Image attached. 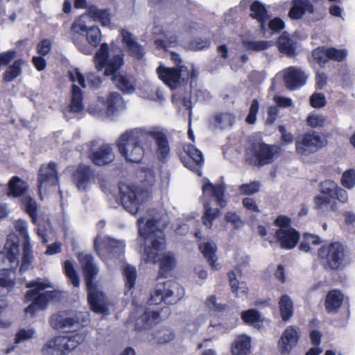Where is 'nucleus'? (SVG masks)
<instances>
[{"instance_id": "nucleus-55", "label": "nucleus", "mask_w": 355, "mask_h": 355, "mask_svg": "<svg viewBox=\"0 0 355 355\" xmlns=\"http://www.w3.org/2000/svg\"><path fill=\"white\" fill-rule=\"evenodd\" d=\"M21 62L20 60L15 61L4 73V80L6 81H12L16 78L21 72Z\"/></svg>"}, {"instance_id": "nucleus-12", "label": "nucleus", "mask_w": 355, "mask_h": 355, "mask_svg": "<svg viewBox=\"0 0 355 355\" xmlns=\"http://www.w3.org/2000/svg\"><path fill=\"white\" fill-rule=\"evenodd\" d=\"M94 245L96 254L109 266L112 265L110 261L119 259L125 251L123 241L99 234L94 239Z\"/></svg>"}, {"instance_id": "nucleus-53", "label": "nucleus", "mask_w": 355, "mask_h": 355, "mask_svg": "<svg viewBox=\"0 0 355 355\" xmlns=\"http://www.w3.org/2000/svg\"><path fill=\"white\" fill-rule=\"evenodd\" d=\"M205 212L203 217V223L207 227H211L213 225V221L219 216L220 211L217 208L208 207V202H204Z\"/></svg>"}, {"instance_id": "nucleus-60", "label": "nucleus", "mask_w": 355, "mask_h": 355, "mask_svg": "<svg viewBox=\"0 0 355 355\" xmlns=\"http://www.w3.org/2000/svg\"><path fill=\"white\" fill-rule=\"evenodd\" d=\"M310 105L313 108H321L325 106L327 103L326 97L324 94L314 92L309 98Z\"/></svg>"}, {"instance_id": "nucleus-7", "label": "nucleus", "mask_w": 355, "mask_h": 355, "mask_svg": "<svg viewBox=\"0 0 355 355\" xmlns=\"http://www.w3.org/2000/svg\"><path fill=\"white\" fill-rule=\"evenodd\" d=\"M26 287L30 288V290L26 294V301H33L25 309L24 314L26 318L35 317L37 311L46 309L50 300H55L60 296V293L57 291L40 293V291L45 288L51 287V283L48 280L37 279L28 283Z\"/></svg>"}, {"instance_id": "nucleus-35", "label": "nucleus", "mask_w": 355, "mask_h": 355, "mask_svg": "<svg viewBox=\"0 0 355 355\" xmlns=\"http://www.w3.org/2000/svg\"><path fill=\"white\" fill-rule=\"evenodd\" d=\"M277 46L280 53L289 57L296 55V44L286 32H284L277 40Z\"/></svg>"}, {"instance_id": "nucleus-42", "label": "nucleus", "mask_w": 355, "mask_h": 355, "mask_svg": "<svg viewBox=\"0 0 355 355\" xmlns=\"http://www.w3.org/2000/svg\"><path fill=\"white\" fill-rule=\"evenodd\" d=\"M83 99L81 89L76 85L73 84L71 89V103L69 107V111L73 113H78L83 111L84 108Z\"/></svg>"}, {"instance_id": "nucleus-3", "label": "nucleus", "mask_w": 355, "mask_h": 355, "mask_svg": "<svg viewBox=\"0 0 355 355\" xmlns=\"http://www.w3.org/2000/svg\"><path fill=\"white\" fill-rule=\"evenodd\" d=\"M141 187L122 184L119 187L121 203L125 210L132 215L144 208V203L149 198L148 189L156 182L155 173L151 168H143L139 174Z\"/></svg>"}, {"instance_id": "nucleus-33", "label": "nucleus", "mask_w": 355, "mask_h": 355, "mask_svg": "<svg viewBox=\"0 0 355 355\" xmlns=\"http://www.w3.org/2000/svg\"><path fill=\"white\" fill-rule=\"evenodd\" d=\"M251 351V338L245 334L237 336L231 345L232 355H248Z\"/></svg>"}, {"instance_id": "nucleus-21", "label": "nucleus", "mask_w": 355, "mask_h": 355, "mask_svg": "<svg viewBox=\"0 0 355 355\" xmlns=\"http://www.w3.org/2000/svg\"><path fill=\"white\" fill-rule=\"evenodd\" d=\"M92 16L88 13L80 15L78 17L72 24L71 31L74 35L73 37V43L79 49V50L83 53L88 55L92 53V49L88 46L85 42H80L78 37H76L75 34L78 35H83L84 33L89 29L92 24Z\"/></svg>"}, {"instance_id": "nucleus-63", "label": "nucleus", "mask_w": 355, "mask_h": 355, "mask_svg": "<svg viewBox=\"0 0 355 355\" xmlns=\"http://www.w3.org/2000/svg\"><path fill=\"white\" fill-rule=\"evenodd\" d=\"M69 76L73 83H78L82 87L85 88L87 87V83L85 78L82 73L78 69H71L69 71Z\"/></svg>"}, {"instance_id": "nucleus-37", "label": "nucleus", "mask_w": 355, "mask_h": 355, "mask_svg": "<svg viewBox=\"0 0 355 355\" xmlns=\"http://www.w3.org/2000/svg\"><path fill=\"white\" fill-rule=\"evenodd\" d=\"M199 250L214 269H219V264L216 263V245L214 242L210 241L202 242L199 245Z\"/></svg>"}, {"instance_id": "nucleus-45", "label": "nucleus", "mask_w": 355, "mask_h": 355, "mask_svg": "<svg viewBox=\"0 0 355 355\" xmlns=\"http://www.w3.org/2000/svg\"><path fill=\"white\" fill-rule=\"evenodd\" d=\"M321 243L322 241L319 236L310 233H304L302 240L299 245V250L304 252H309L311 250V245H318Z\"/></svg>"}, {"instance_id": "nucleus-20", "label": "nucleus", "mask_w": 355, "mask_h": 355, "mask_svg": "<svg viewBox=\"0 0 355 355\" xmlns=\"http://www.w3.org/2000/svg\"><path fill=\"white\" fill-rule=\"evenodd\" d=\"M14 227L16 231L24 238L22 261L20 266V271L23 272L30 268L34 259L31 238L28 234V223L24 220L19 219L15 222Z\"/></svg>"}, {"instance_id": "nucleus-16", "label": "nucleus", "mask_w": 355, "mask_h": 355, "mask_svg": "<svg viewBox=\"0 0 355 355\" xmlns=\"http://www.w3.org/2000/svg\"><path fill=\"white\" fill-rule=\"evenodd\" d=\"M327 144V139L322 138L317 132H306L296 140V152L301 155L308 156L316 153Z\"/></svg>"}, {"instance_id": "nucleus-59", "label": "nucleus", "mask_w": 355, "mask_h": 355, "mask_svg": "<svg viewBox=\"0 0 355 355\" xmlns=\"http://www.w3.org/2000/svg\"><path fill=\"white\" fill-rule=\"evenodd\" d=\"M35 329L34 328L21 329L17 333L15 338V343L17 344L26 341L34 337Z\"/></svg>"}, {"instance_id": "nucleus-10", "label": "nucleus", "mask_w": 355, "mask_h": 355, "mask_svg": "<svg viewBox=\"0 0 355 355\" xmlns=\"http://www.w3.org/2000/svg\"><path fill=\"white\" fill-rule=\"evenodd\" d=\"M345 246L338 241L322 245L318 250V257L325 270H338L345 266Z\"/></svg>"}, {"instance_id": "nucleus-49", "label": "nucleus", "mask_w": 355, "mask_h": 355, "mask_svg": "<svg viewBox=\"0 0 355 355\" xmlns=\"http://www.w3.org/2000/svg\"><path fill=\"white\" fill-rule=\"evenodd\" d=\"M243 44L245 49L248 51H261L268 49L270 46V41H252L244 40Z\"/></svg>"}, {"instance_id": "nucleus-38", "label": "nucleus", "mask_w": 355, "mask_h": 355, "mask_svg": "<svg viewBox=\"0 0 355 355\" xmlns=\"http://www.w3.org/2000/svg\"><path fill=\"white\" fill-rule=\"evenodd\" d=\"M153 32L155 35H161L160 37L156 38L155 40V44L159 49H166L168 47L174 45L177 42L175 36L171 35L169 33H165L160 26H155Z\"/></svg>"}, {"instance_id": "nucleus-39", "label": "nucleus", "mask_w": 355, "mask_h": 355, "mask_svg": "<svg viewBox=\"0 0 355 355\" xmlns=\"http://www.w3.org/2000/svg\"><path fill=\"white\" fill-rule=\"evenodd\" d=\"M278 304L282 320L284 322L288 321L294 314L292 299L287 294H284L279 297Z\"/></svg>"}, {"instance_id": "nucleus-56", "label": "nucleus", "mask_w": 355, "mask_h": 355, "mask_svg": "<svg viewBox=\"0 0 355 355\" xmlns=\"http://www.w3.org/2000/svg\"><path fill=\"white\" fill-rule=\"evenodd\" d=\"M259 110V102L257 98L251 101L248 114L245 118V122L249 125H253L257 121V116Z\"/></svg>"}, {"instance_id": "nucleus-15", "label": "nucleus", "mask_w": 355, "mask_h": 355, "mask_svg": "<svg viewBox=\"0 0 355 355\" xmlns=\"http://www.w3.org/2000/svg\"><path fill=\"white\" fill-rule=\"evenodd\" d=\"M88 322L87 314L73 312H61L53 315L51 326L60 331H73L85 326Z\"/></svg>"}, {"instance_id": "nucleus-11", "label": "nucleus", "mask_w": 355, "mask_h": 355, "mask_svg": "<svg viewBox=\"0 0 355 355\" xmlns=\"http://www.w3.org/2000/svg\"><path fill=\"white\" fill-rule=\"evenodd\" d=\"M184 288L176 282L164 281L158 282L150 293V304H174L184 296Z\"/></svg>"}, {"instance_id": "nucleus-44", "label": "nucleus", "mask_w": 355, "mask_h": 355, "mask_svg": "<svg viewBox=\"0 0 355 355\" xmlns=\"http://www.w3.org/2000/svg\"><path fill=\"white\" fill-rule=\"evenodd\" d=\"M89 14L94 21L101 23L103 26L110 27L112 25L110 14L108 10L93 8L89 10Z\"/></svg>"}, {"instance_id": "nucleus-23", "label": "nucleus", "mask_w": 355, "mask_h": 355, "mask_svg": "<svg viewBox=\"0 0 355 355\" xmlns=\"http://www.w3.org/2000/svg\"><path fill=\"white\" fill-rule=\"evenodd\" d=\"M71 180L80 191H86L94 182V173L89 166L80 164L74 171Z\"/></svg>"}, {"instance_id": "nucleus-50", "label": "nucleus", "mask_w": 355, "mask_h": 355, "mask_svg": "<svg viewBox=\"0 0 355 355\" xmlns=\"http://www.w3.org/2000/svg\"><path fill=\"white\" fill-rule=\"evenodd\" d=\"M22 203L26 211L32 218L33 223L35 224L37 221V204L35 200L30 196H24L22 199Z\"/></svg>"}, {"instance_id": "nucleus-5", "label": "nucleus", "mask_w": 355, "mask_h": 355, "mask_svg": "<svg viewBox=\"0 0 355 355\" xmlns=\"http://www.w3.org/2000/svg\"><path fill=\"white\" fill-rule=\"evenodd\" d=\"M147 129L135 128L123 132L116 141L119 153L126 162L139 163L144 157L143 143L146 141Z\"/></svg>"}, {"instance_id": "nucleus-9", "label": "nucleus", "mask_w": 355, "mask_h": 355, "mask_svg": "<svg viewBox=\"0 0 355 355\" xmlns=\"http://www.w3.org/2000/svg\"><path fill=\"white\" fill-rule=\"evenodd\" d=\"M319 190L322 195H316L313 198L314 209L322 210L324 207L331 205V209H336L335 200L345 204L348 201V193L346 190L339 187L331 180H325L319 184Z\"/></svg>"}, {"instance_id": "nucleus-51", "label": "nucleus", "mask_w": 355, "mask_h": 355, "mask_svg": "<svg viewBox=\"0 0 355 355\" xmlns=\"http://www.w3.org/2000/svg\"><path fill=\"white\" fill-rule=\"evenodd\" d=\"M85 34L87 41L91 46L96 47L99 44L101 39V33L97 26H91Z\"/></svg>"}, {"instance_id": "nucleus-26", "label": "nucleus", "mask_w": 355, "mask_h": 355, "mask_svg": "<svg viewBox=\"0 0 355 355\" xmlns=\"http://www.w3.org/2000/svg\"><path fill=\"white\" fill-rule=\"evenodd\" d=\"M183 149L189 157L188 160L184 162L185 166L200 176L204 163L202 153L192 144L185 145Z\"/></svg>"}, {"instance_id": "nucleus-64", "label": "nucleus", "mask_w": 355, "mask_h": 355, "mask_svg": "<svg viewBox=\"0 0 355 355\" xmlns=\"http://www.w3.org/2000/svg\"><path fill=\"white\" fill-rule=\"evenodd\" d=\"M268 26L272 33H278L284 28L285 24L279 17H275L268 22Z\"/></svg>"}, {"instance_id": "nucleus-8", "label": "nucleus", "mask_w": 355, "mask_h": 355, "mask_svg": "<svg viewBox=\"0 0 355 355\" xmlns=\"http://www.w3.org/2000/svg\"><path fill=\"white\" fill-rule=\"evenodd\" d=\"M171 58L177 63L176 67L170 68L160 66L157 69L159 78L169 87L175 89L189 78L191 79L197 78L198 75L197 69L192 66L191 71H189L185 66L179 65L181 62L179 54L172 52Z\"/></svg>"}, {"instance_id": "nucleus-54", "label": "nucleus", "mask_w": 355, "mask_h": 355, "mask_svg": "<svg viewBox=\"0 0 355 355\" xmlns=\"http://www.w3.org/2000/svg\"><path fill=\"white\" fill-rule=\"evenodd\" d=\"M343 187L352 189L355 187V169L349 168L345 171L340 179Z\"/></svg>"}, {"instance_id": "nucleus-1", "label": "nucleus", "mask_w": 355, "mask_h": 355, "mask_svg": "<svg viewBox=\"0 0 355 355\" xmlns=\"http://www.w3.org/2000/svg\"><path fill=\"white\" fill-rule=\"evenodd\" d=\"M168 223L167 215L151 210L146 218L137 220L139 236L146 241L142 255L146 262L159 263L160 274L163 276L175 268L176 260L171 252H164L166 241L162 230Z\"/></svg>"}, {"instance_id": "nucleus-34", "label": "nucleus", "mask_w": 355, "mask_h": 355, "mask_svg": "<svg viewBox=\"0 0 355 355\" xmlns=\"http://www.w3.org/2000/svg\"><path fill=\"white\" fill-rule=\"evenodd\" d=\"M241 269L236 268L227 273L231 290L236 297H239L241 295H246L248 292V287L246 283L239 282L236 278L238 275H241Z\"/></svg>"}, {"instance_id": "nucleus-32", "label": "nucleus", "mask_w": 355, "mask_h": 355, "mask_svg": "<svg viewBox=\"0 0 355 355\" xmlns=\"http://www.w3.org/2000/svg\"><path fill=\"white\" fill-rule=\"evenodd\" d=\"M314 11V6L311 1L304 3L300 0H292L291 7L288 11V17L291 19L297 20L302 18L306 12L313 14Z\"/></svg>"}, {"instance_id": "nucleus-22", "label": "nucleus", "mask_w": 355, "mask_h": 355, "mask_svg": "<svg viewBox=\"0 0 355 355\" xmlns=\"http://www.w3.org/2000/svg\"><path fill=\"white\" fill-rule=\"evenodd\" d=\"M150 137L156 144V155L162 162H166L170 157L171 149L166 135L162 130L153 128L147 129L146 139Z\"/></svg>"}, {"instance_id": "nucleus-6", "label": "nucleus", "mask_w": 355, "mask_h": 355, "mask_svg": "<svg viewBox=\"0 0 355 355\" xmlns=\"http://www.w3.org/2000/svg\"><path fill=\"white\" fill-rule=\"evenodd\" d=\"M19 252L18 242L10 239L0 252V295L8 292L15 284V272L12 270L19 264Z\"/></svg>"}, {"instance_id": "nucleus-19", "label": "nucleus", "mask_w": 355, "mask_h": 355, "mask_svg": "<svg viewBox=\"0 0 355 355\" xmlns=\"http://www.w3.org/2000/svg\"><path fill=\"white\" fill-rule=\"evenodd\" d=\"M89 150V157L92 162L98 166H104L112 162L115 155L112 146L109 144L103 143L97 144L93 141L87 144Z\"/></svg>"}, {"instance_id": "nucleus-14", "label": "nucleus", "mask_w": 355, "mask_h": 355, "mask_svg": "<svg viewBox=\"0 0 355 355\" xmlns=\"http://www.w3.org/2000/svg\"><path fill=\"white\" fill-rule=\"evenodd\" d=\"M282 148L278 145H272L263 141H254L250 147V159L256 166L270 164L279 157Z\"/></svg>"}, {"instance_id": "nucleus-28", "label": "nucleus", "mask_w": 355, "mask_h": 355, "mask_svg": "<svg viewBox=\"0 0 355 355\" xmlns=\"http://www.w3.org/2000/svg\"><path fill=\"white\" fill-rule=\"evenodd\" d=\"M275 237L280 243L282 248L285 250L293 249L299 243L300 234L295 229H278L275 232Z\"/></svg>"}, {"instance_id": "nucleus-47", "label": "nucleus", "mask_w": 355, "mask_h": 355, "mask_svg": "<svg viewBox=\"0 0 355 355\" xmlns=\"http://www.w3.org/2000/svg\"><path fill=\"white\" fill-rule=\"evenodd\" d=\"M123 273L125 279V288H128V291H130L134 288L135 285V281L137 278L136 268L127 264L124 266Z\"/></svg>"}, {"instance_id": "nucleus-13", "label": "nucleus", "mask_w": 355, "mask_h": 355, "mask_svg": "<svg viewBox=\"0 0 355 355\" xmlns=\"http://www.w3.org/2000/svg\"><path fill=\"white\" fill-rule=\"evenodd\" d=\"M84 340L81 334L57 336L49 340L42 347L43 355H64L76 348Z\"/></svg>"}, {"instance_id": "nucleus-27", "label": "nucleus", "mask_w": 355, "mask_h": 355, "mask_svg": "<svg viewBox=\"0 0 355 355\" xmlns=\"http://www.w3.org/2000/svg\"><path fill=\"white\" fill-rule=\"evenodd\" d=\"M183 149L189 157L188 160L184 162L185 166L200 176L204 163L202 153L192 144L185 145Z\"/></svg>"}, {"instance_id": "nucleus-46", "label": "nucleus", "mask_w": 355, "mask_h": 355, "mask_svg": "<svg viewBox=\"0 0 355 355\" xmlns=\"http://www.w3.org/2000/svg\"><path fill=\"white\" fill-rule=\"evenodd\" d=\"M174 338L173 332L169 329H162L156 332L153 338L149 340L153 343L165 344Z\"/></svg>"}, {"instance_id": "nucleus-29", "label": "nucleus", "mask_w": 355, "mask_h": 355, "mask_svg": "<svg viewBox=\"0 0 355 355\" xmlns=\"http://www.w3.org/2000/svg\"><path fill=\"white\" fill-rule=\"evenodd\" d=\"M250 17L259 24L261 33H266V21L269 18L265 5L258 0L253 1L250 6Z\"/></svg>"}, {"instance_id": "nucleus-58", "label": "nucleus", "mask_w": 355, "mask_h": 355, "mask_svg": "<svg viewBox=\"0 0 355 355\" xmlns=\"http://www.w3.org/2000/svg\"><path fill=\"white\" fill-rule=\"evenodd\" d=\"M206 306L207 307L210 315H216L220 313L222 306L220 302H218L214 295L210 296L206 301Z\"/></svg>"}, {"instance_id": "nucleus-18", "label": "nucleus", "mask_w": 355, "mask_h": 355, "mask_svg": "<svg viewBox=\"0 0 355 355\" xmlns=\"http://www.w3.org/2000/svg\"><path fill=\"white\" fill-rule=\"evenodd\" d=\"M59 183L56 164L51 162L41 166L38 174V190L41 199L48 190Z\"/></svg>"}, {"instance_id": "nucleus-40", "label": "nucleus", "mask_w": 355, "mask_h": 355, "mask_svg": "<svg viewBox=\"0 0 355 355\" xmlns=\"http://www.w3.org/2000/svg\"><path fill=\"white\" fill-rule=\"evenodd\" d=\"M106 110L108 115L125 108V103L121 96L117 92H112L106 101Z\"/></svg>"}, {"instance_id": "nucleus-2", "label": "nucleus", "mask_w": 355, "mask_h": 355, "mask_svg": "<svg viewBox=\"0 0 355 355\" xmlns=\"http://www.w3.org/2000/svg\"><path fill=\"white\" fill-rule=\"evenodd\" d=\"M94 62L98 71L104 69L105 76H112L113 83L123 93L130 94L135 92L136 83L134 77L116 74L124 63L123 57L113 48L110 49L107 44H101L94 56Z\"/></svg>"}, {"instance_id": "nucleus-36", "label": "nucleus", "mask_w": 355, "mask_h": 355, "mask_svg": "<svg viewBox=\"0 0 355 355\" xmlns=\"http://www.w3.org/2000/svg\"><path fill=\"white\" fill-rule=\"evenodd\" d=\"M122 40L128 49L132 56L141 59L144 55V51L141 46L139 45L132 38V35L125 30L121 31Z\"/></svg>"}, {"instance_id": "nucleus-31", "label": "nucleus", "mask_w": 355, "mask_h": 355, "mask_svg": "<svg viewBox=\"0 0 355 355\" xmlns=\"http://www.w3.org/2000/svg\"><path fill=\"white\" fill-rule=\"evenodd\" d=\"M344 301V295L338 289L330 290L324 300L325 310L328 313H338Z\"/></svg>"}, {"instance_id": "nucleus-57", "label": "nucleus", "mask_w": 355, "mask_h": 355, "mask_svg": "<svg viewBox=\"0 0 355 355\" xmlns=\"http://www.w3.org/2000/svg\"><path fill=\"white\" fill-rule=\"evenodd\" d=\"M210 41L205 38L196 37L191 40L187 48L192 51H200L209 46Z\"/></svg>"}, {"instance_id": "nucleus-17", "label": "nucleus", "mask_w": 355, "mask_h": 355, "mask_svg": "<svg viewBox=\"0 0 355 355\" xmlns=\"http://www.w3.org/2000/svg\"><path fill=\"white\" fill-rule=\"evenodd\" d=\"M348 52L345 49L320 46L312 51V57L320 67L324 68L329 60L342 62L347 59Z\"/></svg>"}, {"instance_id": "nucleus-61", "label": "nucleus", "mask_w": 355, "mask_h": 355, "mask_svg": "<svg viewBox=\"0 0 355 355\" xmlns=\"http://www.w3.org/2000/svg\"><path fill=\"white\" fill-rule=\"evenodd\" d=\"M260 184L258 182H251L248 184H242L239 187L241 193L243 195L250 196L259 191Z\"/></svg>"}, {"instance_id": "nucleus-48", "label": "nucleus", "mask_w": 355, "mask_h": 355, "mask_svg": "<svg viewBox=\"0 0 355 355\" xmlns=\"http://www.w3.org/2000/svg\"><path fill=\"white\" fill-rule=\"evenodd\" d=\"M241 318L246 324H253L261 321L259 311L254 309L243 311L241 313Z\"/></svg>"}, {"instance_id": "nucleus-30", "label": "nucleus", "mask_w": 355, "mask_h": 355, "mask_svg": "<svg viewBox=\"0 0 355 355\" xmlns=\"http://www.w3.org/2000/svg\"><path fill=\"white\" fill-rule=\"evenodd\" d=\"M137 315H139L135 322L136 328L138 329H146L160 320L159 313L155 311L145 310L142 307L137 309Z\"/></svg>"}, {"instance_id": "nucleus-4", "label": "nucleus", "mask_w": 355, "mask_h": 355, "mask_svg": "<svg viewBox=\"0 0 355 355\" xmlns=\"http://www.w3.org/2000/svg\"><path fill=\"white\" fill-rule=\"evenodd\" d=\"M78 258L85 276L88 302L92 310L97 313L107 314L109 304L106 296L99 289L98 282L95 281L99 268L94 263V257L89 254L81 252Z\"/></svg>"}, {"instance_id": "nucleus-43", "label": "nucleus", "mask_w": 355, "mask_h": 355, "mask_svg": "<svg viewBox=\"0 0 355 355\" xmlns=\"http://www.w3.org/2000/svg\"><path fill=\"white\" fill-rule=\"evenodd\" d=\"M27 188L28 185L24 180L17 176H14L8 182V196L13 197L20 196L26 192Z\"/></svg>"}, {"instance_id": "nucleus-24", "label": "nucleus", "mask_w": 355, "mask_h": 355, "mask_svg": "<svg viewBox=\"0 0 355 355\" xmlns=\"http://www.w3.org/2000/svg\"><path fill=\"white\" fill-rule=\"evenodd\" d=\"M300 340L298 329L294 326H288L283 331L278 341L277 347L282 355H288L295 347Z\"/></svg>"}, {"instance_id": "nucleus-52", "label": "nucleus", "mask_w": 355, "mask_h": 355, "mask_svg": "<svg viewBox=\"0 0 355 355\" xmlns=\"http://www.w3.org/2000/svg\"><path fill=\"white\" fill-rule=\"evenodd\" d=\"M64 270L66 276L68 277L71 284L75 287H78L80 285V279L72 263L70 261L67 260L64 261Z\"/></svg>"}, {"instance_id": "nucleus-62", "label": "nucleus", "mask_w": 355, "mask_h": 355, "mask_svg": "<svg viewBox=\"0 0 355 355\" xmlns=\"http://www.w3.org/2000/svg\"><path fill=\"white\" fill-rule=\"evenodd\" d=\"M225 220L227 223H230L235 229H239L244 225L240 216L235 212H227L225 216Z\"/></svg>"}, {"instance_id": "nucleus-41", "label": "nucleus", "mask_w": 355, "mask_h": 355, "mask_svg": "<svg viewBox=\"0 0 355 355\" xmlns=\"http://www.w3.org/2000/svg\"><path fill=\"white\" fill-rule=\"evenodd\" d=\"M202 193L204 197H209L216 204L220 205L222 200V187L220 184H213L207 180L203 184Z\"/></svg>"}, {"instance_id": "nucleus-25", "label": "nucleus", "mask_w": 355, "mask_h": 355, "mask_svg": "<svg viewBox=\"0 0 355 355\" xmlns=\"http://www.w3.org/2000/svg\"><path fill=\"white\" fill-rule=\"evenodd\" d=\"M307 76L304 71L296 67H289L285 69L284 81L286 87L291 90L300 88L306 83Z\"/></svg>"}]
</instances>
